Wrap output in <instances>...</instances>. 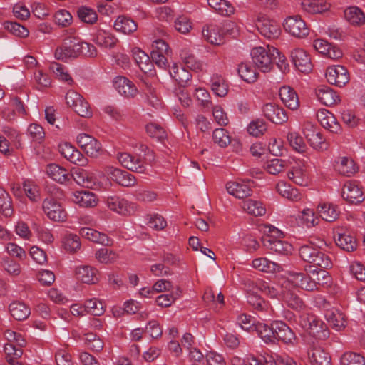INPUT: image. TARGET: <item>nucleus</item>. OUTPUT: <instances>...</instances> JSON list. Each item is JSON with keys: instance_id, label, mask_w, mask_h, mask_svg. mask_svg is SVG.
I'll use <instances>...</instances> for the list:
<instances>
[{"instance_id": "64", "label": "nucleus", "mask_w": 365, "mask_h": 365, "mask_svg": "<svg viewBox=\"0 0 365 365\" xmlns=\"http://www.w3.org/2000/svg\"><path fill=\"white\" fill-rule=\"evenodd\" d=\"M257 322L254 317L245 314L239 315L237 319L239 326L247 331H254Z\"/></svg>"}, {"instance_id": "25", "label": "nucleus", "mask_w": 365, "mask_h": 365, "mask_svg": "<svg viewBox=\"0 0 365 365\" xmlns=\"http://www.w3.org/2000/svg\"><path fill=\"white\" fill-rule=\"evenodd\" d=\"M315 93L317 99L327 106H331L340 101L336 93L327 86H319Z\"/></svg>"}, {"instance_id": "45", "label": "nucleus", "mask_w": 365, "mask_h": 365, "mask_svg": "<svg viewBox=\"0 0 365 365\" xmlns=\"http://www.w3.org/2000/svg\"><path fill=\"white\" fill-rule=\"evenodd\" d=\"M114 28L118 31L129 34L136 31L138 26L133 19L125 16H120L115 20L114 23Z\"/></svg>"}, {"instance_id": "33", "label": "nucleus", "mask_w": 365, "mask_h": 365, "mask_svg": "<svg viewBox=\"0 0 365 365\" xmlns=\"http://www.w3.org/2000/svg\"><path fill=\"white\" fill-rule=\"evenodd\" d=\"M334 166L339 174L348 177L354 175L358 169L354 160L346 156L339 157Z\"/></svg>"}, {"instance_id": "22", "label": "nucleus", "mask_w": 365, "mask_h": 365, "mask_svg": "<svg viewBox=\"0 0 365 365\" xmlns=\"http://www.w3.org/2000/svg\"><path fill=\"white\" fill-rule=\"evenodd\" d=\"M225 31L222 26L210 24L202 29L204 38L212 44L220 45L224 43L223 36Z\"/></svg>"}, {"instance_id": "18", "label": "nucleus", "mask_w": 365, "mask_h": 365, "mask_svg": "<svg viewBox=\"0 0 365 365\" xmlns=\"http://www.w3.org/2000/svg\"><path fill=\"white\" fill-rule=\"evenodd\" d=\"M317 118L321 125L332 133L338 134L341 130V127L336 120L335 116L326 109L319 110L317 113Z\"/></svg>"}, {"instance_id": "62", "label": "nucleus", "mask_w": 365, "mask_h": 365, "mask_svg": "<svg viewBox=\"0 0 365 365\" xmlns=\"http://www.w3.org/2000/svg\"><path fill=\"white\" fill-rule=\"evenodd\" d=\"M84 309L93 316H101L104 312L102 302L95 298L85 302Z\"/></svg>"}, {"instance_id": "28", "label": "nucleus", "mask_w": 365, "mask_h": 365, "mask_svg": "<svg viewBox=\"0 0 365 365\" xmlns=\"http://www.w3.org/2000/svg\"><path fill=\"white\" fill-rule=\"evenodd\" d=\"M324 317L333 329L341 331L346 327V320L344 314L336 309H327Z\"/></svg>"}, {"instance_id": "41", "label": "nucleus", "mask_w": 365, "mask_h": 365, "mask_svg": "<svg viewBox=\"0 0 365 365\" xmlns=\"http://www.w3.org/2000/svg\"><path fill=\"white\" fill-rule=\"evenodd\" d=\"M344 17L353 26H360L365 22V14L358 6H349L345 9Z\"/></svg>"}, {"instance_id": "15", "label": "nucleus", "mask_w": 365, "mask_h": 365, "mask_svg": "<svg viewBox=\"0 0 365 365\" xmlns=\"http://www.w3.org/2000/svg\"><path fill=\"white\" fill-rule=\"evenodd\" d=\"M262 112L267 120L275 124H282L288 119L285 110L274 103L264 104L262 107Z\"/></svg>"}, {"instance_id": "1", "label": "nucleus", "mask_w": 365, "mask_h": 365, "mask_svg": "<svg viewBox=\"0 0 365 365\" xmlns=\"http://www.w3.org/2000/svg\"><path fill=\"white\" fill-rule=\"evenodd\" d=\"M275 54H278V50L269 46L267 48L262 46L253 48L250 53L253 63L264 73L270 71L273 68Z\"/></svg>"}, {"instance_id": "40", "label": "nucleus", "mask_w": 365, "mask_h": 365, "mask_svg": "<svg viewBox=\"0 0 365 365\" xmlns=\"http://www.w3.org/2000/svg\"><path fill=\"white\" fill-rule=\"evenodd\" d=\"M210 84L213 93L220 97H224L228 92V84L221 75L214 74L211 76Z\"/></svg>"}, {"instance_id": "29", "label": "nucleus", "mask_w": 365, "mask_h": 365, "mask_svg": "<svg viewBox=\"0 0 365 365\" xmlns=\"http://www.w3.org/2000/svg\"><path fill=\"white\" fill-rule=\"evenodd\" d=\"M46 173L53 180L61 184L69 182L72 178L71 174L66 169L54 163L47 165Z\"/></svg>"}, {"instance_id": "21", "label": "nucleus", "mask_w": 365, "mask_h": 365, "mask_svg": "<svg viewBox=\"0 0 365 365\" xmlns=\"http://www.w3.org/2000/svg\"><path fill=\"white\" fill-rule=\"evenodd\" d=\"M113 86L115 90L120 94L127 98L134 97L138 89L135 84L128 78L124 76H116L113 81Z\"/></svg>"}, {"instance_id": "10", "label": "nucleus", "mask_w": 365, "mask_h": 365, "mask_svg": "<svg viewBox=\"0 0 365 365\" xmlns=\"http://www.w3.org/2000/svg\"><path fill=\"white\" fill-rule=\"evenodd\" d=\"M326 78L330 84L338 87L344 86L350 79L347 69L341 65L329 66L326 71Z\"/></svg>"}, {"instance_id": "32", "label": "nucleus", "mask_w": 365, "mask_h": 365, "mask_svg": "<svg viewBox=\"0 0 365 365\" xmlns=\"http://www.w3.org/2000/svg\"><path fill=\"white\" fill-rule=\"evenodd\" d=\"M252 264L253 268L263 272L274 273L282 271L281 264L272 262L266 257L256 258L252 260Z\"/></svg>"}, {"instance_id": "36", "label": "nucleus", "mask_w": 365, "mask_h": 365, "mask_svg": "<svg viewBox=\"0 0 365 365\" xmlns=\"http://www.w3.org/2000/svg\"><path fill=\"white\" fill-rule=\"evenodd\" d=\"M276 190L280 195L291 201L297 202L302 198V195L299 190L284 181H279L276 185Z\"/></svg>"}, {"instance_id": "31", "label": "nucleus", "mask_w": 365, "mask_h": 365, "mask_svg": "<svg viewBox=\"0 0 365 365\" xmlns=\"http://www.w3.org/2000/svg\"><path fill=\"white\" fill-rule=\"evenodd\" d=\"M76 276L78 279L86 284H95L98 281L97 277L98 271L88 265H81L76 267Z\"/></svg>"}, {"instance_id": "27", "label": "nucleus", "mask_w": 365, "mask_h": 365, "mask_svg": "<svg viewBox=\"0 0 365 365\" xmlns=\"http://www.w3.org/2000/svg\"><path fill=\"white\" fill-rule=\"evenodd\" d=\"M80 235L85 239L95 243L105 246L111 245L112 240L105 233L100 232L94 229L83 227L80 230Z\"/></svg>"}, {"instance_id": "23", "label": "nucleus", "mask_w": 365, "mask_h": 365, "mask_svg": "<svg viewBox=\"0 0 365 365\" xmlns=\"http://www.w3.org/2000/svg\"><path fill=\"white\" fill-rule=\"evenodd\" d=\"M226 189L230 195L236 198L243 199L252 195V190L248 182H228Z\"/></svg>"}, {"instance_id": "38", "label": "nucleus", "mask_w": 365, "mask_h": 365, "mask_svg": "<svg viewBox=\"0 0 365 365\" xmlns=\"http://www.w3.org/2000/svg\"><path fill=\"white\" fill-rule=\"evenodd\" d=\"M61 154L71 163L83 166L86 159L81 153L71 145L66 143L61 147Z\"/></svg>"}, {"instance_id": "39", "label": "nucleus", "mask_w": 365, "mask_h": 365, "mask_svg": "<svg viewBox=\"0 0 365 365\" xmlns=\"http://www.w3.org/2000/svg\"><path fill=\"white\" fill-rule=\"evenodd\" d=\"M302 7L310 14H322L329 11L330 5L324 0H304Z\"/></svg>"}, {"instance_id": "16", "label": "nucleus", "mask_w": 365, "mask_h": 365, "mask_svg": "<svg viewBox=\"0 0 365 365\" xmlns=\"http://www.w3.org/2000/svg\"><path fill=\"white\" fill-rule=\"evenodd\" d=\"M108 207L123 215H130L134 212V205L127 200L118 196H110L106 200Z\"/></svg>"}, {"instance_id": "3", "label": "nucleus", "mask_w": 365, "mask_h": 365, "mask_svg": "<svg viewBox=\"0 0 365 365\" xmlns=\"http://www.w3.org/2000/svg\"><path fill=\"white\" fill-rule=\"evenodd\" d=\"M289 286L310 292L317 289L311 276L302 272L289 271L287 273V277L282 283V288L288 289Z\"/></svg>"}, {"instance_id": "6", "label": "nucleus", "mask_w": 365, "mask_h": 365, "mask_svg": "<svg viewBox=\"0 0 365 365\" xmlns=\"http://www.w3.org/2000/svg\"><path fill=\"white\" fill-rule=\"evenodd\" d=\"M78 48L76 46V37L69 36L66 38L61 46L55 51V58L63 62L76 59L78 58Z\"/></svg>"}, {"instance_id": "7", "label": "nucleus", "mask_w": 365, "mask_h": 365, "mask_svg": "<svg viewBox=\"0 0 365 365\" xmlns=\"http://www.w3.org/2000/svg\"><path fill=\"white\" fill-rule=\"evenodd\" d=\"M100 175V172L88 171L80 168L71 170V176L78 185L91 189L97 185L98 176Z\"/></svg>"}, {"instance_id": "5", "label": "nucleus", "mask_w": 365, "mask_h": 365, "mask_svg": "<svg viewBox=\"0 0 365 365\" xmlns=\"http://www.w3.org/2000/svg\"><path fill=\"white\" fill-rule=\"evenodd\" d=\"M42 210L48 218L54 222H64L67 218L66 210L51 196L47 197L43 200Z\"/></svg>"}, {"instance_id": "58", "label": "nucleus", "mask_w": 365, "mask_h": 365, "mask_svg": "<svg viewBox=\"0 0 365 365\" xmlns=\"http://www.w3.org/2000/svg\"><path fill=\"white\" fill-rule=\"evenodd\" d=\"M287 140L290 146L298 153H304L307 150L306 143L303 138L297 132H289Z\"/></svg>"}, {"instance_id": "59", "label": "nucleus", "mask_w": 365, "mask_h": 365, "mask_svg": "<svg viewBox=\"0 0 365 365\" xmlns=\"http://www.w3.org/2000/svg\"><path fill=\"white\" fill-rule=\"evenodd\" d=\"M180 56L184 63L192 71H198L202 69V63L189 51L182 50Z\"/></svg>"}, {"instance_id": "24", "label": "nucleus", "mask_w": 365, "mask_h": 365, "mask_svg": "<svg viewBox=\"0 0 365 365\" xmlns=\"http://www.w3.org/2000/svg\"><path fill=\"white\" fill-rule=\"evenodd\" d=\"M279 95L284 104L289 109L294 110L299 107V101L296 91L288 86H282Z\"/></svg>"}, {"instance_id": "30", "label": "nucleus", "mask_w": 365, "mask_h": 365, "mask_svg": "<svg viewBox=\"0 0 365 365\" xmlns=\"http://www.w3.org/2000/svg\"><path fill=\"white\" fill-rule=\"evenodd\" d=\"M92 40L98 46L106 48H113L118 41L112 34L103 29L97 30V31L93 34Z\"/></svg>"}, {"instance_id": "48", "label": "nucleus", "mask_w": 365, "mask_h": 365, "mask_svg": "<svg viewBox=\"0 0 365 365\" xmlns=\"http://www.w3.org/2000/svg\"><path fill=\"white\" fill-rule=\"evenodd\" d=\"M252 284L255 285L257 290L262 292L271 298H275L279 295H282V287L279 288L278 286H274L271 283L261 279H257L255 282H252Z\"/></svg>"}, {"instance_id": "11", "label": "nucleus", "mask_w": 365, "mask_h": 365, "mask_svg": "<svg viewBox=\"0 0 365 365\" xmlns=\"http://www.w3.org/2000/svg\"><path fill=\"white\" fill-rule=\"evenodd\" d=\"M116 158L122 166L138 173H145L147 170L144 161L128 153L119 152Z\"/></svg>"}, {"instance_id": "46", "label": "nucleus", "mask_w": 365, "mask_h": 365, "mask_svg": "<svg viewBox=\"0 0 365 365\" xmlns=\"http://www.w3.org/2000/svg\"><path fill=\"white\" fill-rule=\"evenodd\" d=\"M11 316L16 320L22 321L28 318L31 309L26 304L21 302H14L9 305Z\"/></svg>"}, {"instance_id": "4", "label": "nucleus", "mask_w": 365, "mask_h": 365, "mask_svg": "<svg viewBox=\"0 0 365 365\" xmlns=\"http://www.w3.org/2000/svg\"><path fill=\"white\" fill-rule=\"evenodd\" d=\"M66 104L81 117L91 118L92 109L83 97L74 91H68L65 96Z\"/></svg>"}, {"instance_id": "47", "label": "nucleus", "mask_w": 365, "mask_h": 365, "mask_svg": "<svg viewBox=\"0 0 365 365\" xmlns=\"http://www.w3.org/2000/svg\"><path fill=\"white\" fill-rule=\"evenodd\" d=\"M317 211L320 217L325 221L334 222L338 217L339 212L336 210V207L332 204L323 203L319 205Z\"/></svg>"}, {"instance_id": "54", "label": "nucleus", "mask_w": 365, "mask_h": 365, "mask_svg": "<svg viewBox=\"0 0 365 365\" xmlns=\"http://www.w3.org/2000/svg\"><path fill=\"white\" fill-rule=\"evenodd\" d=\"M256 287L252 289H248L247 294V303L253 307L255 310L262 311L266 307L265 302L258 294Z\"/></svg>"}, {"instance_id": "44", "label": "nucleus", "mask_w": 365, "mask_h": 365, "mask_svg": "<svg viewBox=\"0 0 365 365\" xmlns=\"http://www.w3.org/2000/svg\"><path fill=\"white\" fill-rule=\"evenodd\" d=\"M208 5L222 16H228L234 14L235 8L227 0H207Z\"/></svg>"}, {"instance_id": "20", "label": "nucleus", "mask_w": 365, "mask_h": 365, "mask_svg": "<svg viewBox=\"0 0 365 365\" xmlns=\"http://www.w3.org/2000/svg\"><path fill=\"white\" fill-rule=\"evenodd\" d=\"M262 242L264 247L271 252L282 255H287L292 252V245L286 241L272 237H262Z\"/></svg>"}, {"instance_id": "49", "label": "nucleus", "mask_w": 365, "mask_h": 365, "mask_svg": "<svg viewBox=\"0 0 365 365\" xmlns=\"http://www.w3.org/2000/svg\"><path fill=\"white\" fill-rule=\"evenodd\" d=\"M257 335L266 343L275 341V332L273 329V322L271 327L258 322L254 330Z\"/></svg>"}, {"instance_id": "19", "label": "nucleus", "mask_w": 365, "mask_h": 365, "mask_svg": "<svg viewBox=\"0 0 365 365\" xmlns=\"http://www.w3.org/2000/svg\"><path fill=\"white\" fill-rule=\"evenodd\" d=\"M107 173L113 181L122 186L133 187L136 184V179L133 175L120 168L109 167Z\"/></svg>"}, {"instance_id": "34", "label": "nucleus", "mask_w": 365, "mask_h": 365, "mask_svg": "<svg viewBox=\"0 0 365 365\" xmlns=\"http://www.w3.org/2000/svg\"><path fill=\"white\" fill-rule=\"evenodd\" d=\"M282 298L289 307L297 312H302L306 307L303 300L289 289L282 288Z\"/></svg>"}, {"instance_id": "60", "label": "nucleus", "mask_w": 365, "mask_h": 365, "mask_svg": "<svg viewBox=\"0 0 365 365\" xmlns=\"http://www.w3.org/2000/svg\"><path fill=\"white\" fill-rule=\"evenodd\" d=\"M247 132L254 137L262 135L267 130L266 123L262 119L253 120L247 126Z\"/></svg>"}, {"instance_id": "2", "label": "nucleus", "mask_w": 365, "mask_h": 365, "mask_svg": "<svg viewBox=\"0 0 365 365\" xmlns=\"http://www.w3.org/2000/svg\"><path fill=\"white\" fill-rule=\"evenodd\" d=\"M299 325L312 336L324 340L329 336L327 325L317 317L312 314H302Z\"/></svg>"}, {"instance_id": "55", "label": "nucleus", "mask_w": 365, "mask_h": 365, "mask_svg": "<svg viewBox=\"0 0 365 365\" xmlns=\"http://www.w3.org/2000/svg\"><path fill=\"white\" fill-rule=\"evenodd\" d=\"M341 365H365L364 357L353 351L344 352L340 358Z\"/></svg>"}, {"instance_id": "8", "label": "nucleus", "mask_w": 365, "mask_h": 365, "mask_svg": "<svg viewBox=\"0 0 365 365\" xmlns=\"http://www.w3.org/2000/svg\"><path fill=\"white\" fill-rule=\"evenodd\" d=\"M284 28L290 35L299 38L307 36L309 32L306 23L299 16L287 17L284 20Z\"/></svg>"}, {"instance_id": "61", "label": "nucleus", "mask_w": 365, "mask_h": 365, "mask_svg": "<svg viewBox=\"0 0 365 365\" xmlns=\"http://www.w3.org/2000/svg\"><path fill=\"white\" fill-rule=\"evenodd\" d=\"M64 249L69 252H75L81 247L80 238L74 234H67L62 240Z\"/></svg>"}, {"instance_id": "26", "label": "nucleus", "mask_w": 365, "mask_h": 365, "mask_svg": "<svg viewBox=\"0 0 365 365\" xmlns=\"http://www.w3.org/2000/svg\"><path fill=\"white\" fill-rule=\"evenodd\" d=\"M142 93L143 97L148 105L156 109L161 106V101L156 89L147 79L143 80Z\"/></svg>"}, {"instance_id": "12", "label": "nucleus", "mask_w": 365, "mask_h": 365, "mask_svg": "<svg viewBox=\"0 0 365 365\" xmlns=\"http://www.w3.org/2000/svg\"><path fill=\"white\" fill-rule=\"evenodd\" d=\"M76 141L81 148L91 157L96 158L101 150V144L93 136L86 133H80Z\"/></svg>"}, {"instance_id": "63", "label": "nucleus", "mask_w": 365, "mask_h": 365, "mask_svg": "<svg viewBox=\"0 0 365 365\" xmlns=\"http://www.w3.org/2000/svg\"><path fill=\"white\" fill-rule=\"evenodd\" d=\"M286 166L287 163L285 160L279 158H274L268 160L266 163L264 168L269 173L272 175H277L284 170Z\"/></svg>"}, {"instance_id": "9", "label": "nucleus", "mask_w": 365, "mask_h": 365, "mask_svg": "<svg viewBox=\"0 0 365 365\" xmlns=\"http://www.w3.org/2000/svg\"><path fill=\"white\" fill-rule=\"evenodd\" d=\"M256 26L259 33L269 39L277 38L281 34L280 26L274 20L267 18L265 16H259Z\"/></svg>"}, {"instance_id": "13", "label": "nucleus", "mask_w": 365, "mask_h": 365, "mask_svg": "<svg viewBox=\"0 0 365 365\" xmlns=\"http://www.w3.org/2000/svg\"><path fill=\"white\" fill-rule=\"evenodd\" d=\"M273 329L275 332V341H282L286 344L294 345L297 342V336L292 329L282 321L273 322Z\"/></svg>"}, {"instance_id": "57", "label": "nucleus", "mask_w": 365, "mask_h": 365, "mask_svg": "<svg viewBox=\"0 0 365 365\" xmlns=\"http://www.w3.org/2000/svg\"><path fill=\"white\" fill-rule=\"evenodd\" d=\"M76 46L78 48V57L84 56L88 58H94L97 56L98 51L94 45L81 41L76 38Z\"/></svg>"}, {"instance_id": "42", "label": "nucleus", "mask_w": 365, "mask_h": 365, "mask_svg": "<svg viewBox=\"0 0 365 365\" xmlns=\"http://www.w3.org/2000/svg\"><path fill=\"white\" fill-rule=\"evenodd\" d=\"M335 241L338 247L346 252H353L357 247L355 237L348 233H338L335 236Z\"/></svg>"}, {"instance_id": "43", "label": "nucleus", "mask_w": 365, "mask_h": 365, "mask_svg": "<svg viewBox=\"0 0 365 365\" xmlns=\"http://www.w3.org/2000/svg\"><path fill=\"white\" fill-rule=\"evenodd\" d=\"M73 201L83 207H93L96 206V196L88 191H77L73 194Z\"/></svg>"}, {"instance_id": "52", "label": "nucleus", "mask_w": 365, "mask_h": 365, "mask_svg": "<svg viewBox=\"0 0 365 365\" xmlns=\"http://www.w3.org/2000/svg\"><path fill=\"white\" fill-rule=\"evenodd\" d=\"M49 68L59 81L66 82L69 85L73 83V78L63 65L57 62H52L50 63Z\"/></svg>"}, {"instance_id": "35", "label": "nucleus", "mask_w": 365, "mask_h": 365, "mask_svg": "<svg viewBox=\"0 0 365 365\" xmlns=\"http://www.w3.org/2000/svg\"><path fill=\"white\" fill-rule=\"evenodd\" d=\"M133 58L139 66L140 69L145 73L152 71L153 65L150 57L139 48H134L132 50Z\"/></svg>"}, {"instance_id": "50", "label": "nucleus", "mask_w": 365, "mask_h": 365, "mask_svg": "<svg viewBox=\"0 0 365 365\" xmlns=\"http://www.w3.org/2000/svg\"><path fill=\"white\" fill-rule=\"evenodd\" d=\"M237 72L241 78L249 83L255 82L258 78L255 68L247 63H241L238 66Z\"/></svg>"}, {"instance_id": "14", "label": "nucleus", "mask_w": 365, "mask_h": 365, "mask_svg": "<svg viewBox=\"0 0 365 365\" xmlns=\"http://www.w3.org/2000/svg\"><path fill=\"white\" fill-rule=\"evenodd\" d=\"M342 197L349 203L359 204L364 201L361 188L356 181H347L342 189Z\"/></svg>"}, {"instance_id": "17", "label": "nucleus", "mask_w": 365, "mask_h": 365, "mask_svg": "<svg viewBox=\"0 0 365 365\" xmlns=\"http://www.w3.org/2000/svg\"><path fill=\"white\" fill-rule=\"evenodd\" d=\"M292 61L296 68L302 73L312 71L311 59L307 52L302 48H294L290 53Z\"/></svg>"}, {"instance_id": "56", "label": "nucleus", "mask_w": 365, "mask_h": 365, "mask_svg": "<svg viewBox=\"0 0 365 365\" xmlns=\"http://www.w3.org/2000/svg\"><path fill=\"white\" fill-rule=\"evenodd\" d=\"M242 208L254 216H262L266 212L265 208L260 202L251 199L243 202Z\"/></svg>"}, {"instance_id": "37", "label": "nucleus", "mask_w": 365, "mask_h": 365, "mask_svg": "<svg viewBox=\"0 0 365 365\" xmlns=\"http://www.w3.org/2000/svg\"><path fill=\"white\" fill-rule=\"evenodd\" d=\"M309 359L312 365H331L329 353L320 347H314L309 352Z\"/></svg>"}, {"instance_id": "51", "label": "nucleus", "mask_w": 365, "mask_h": 365, "mask_svg": "<svg viewBox=\"0 0 365 365\" xmlns=\"http://www.w3.org/2000/svg\"><path fill=\"white\" fill-rule=\"evenodd\" d=\"M288 178L294 183L301 186H307L309 183L307 173L301 166L293 167L287 173Z\"/></svg>"}, {"instance_id": "53", "label": "nucleus", "mask_w": 365, "mask_h": 365, "mask_svg": "<svg viewBox=\"0 0 365 365\" xmlns=\"http://www.w3.org/2000/svg\"><path fill=\"white\" fill-rule=\"evenodd\" d=\"M77 15L81 21L88 24H94L98 20V15L96 11L86 6H81L78 8Z\"/></svg>"}]
</instances>
